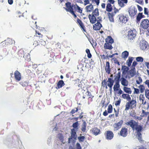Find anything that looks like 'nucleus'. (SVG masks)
<instances>
[{"mask_svg": "<svg viewBox=\"0 0 149 149\" xmlns=\"http://www.w3.org/2000/svg\"><path fill=\"white\" fill-rule=\"evenodd\" d=\"M117 18V21L119 25H122L123 24H125L128 20L127 16H125L123 14L118 15Z\"/></svg>", "mask_w": 149, "mask_h": 149, "instance_id": "obj_1", "label": "nucleus"}, {"mask_svg": "<svg viewBox=\"0 0 149 149\" xmlns=\"http://www.w3.org/2000/svg\"><path fill=\"white\" fill-rule=\"evenodd\" d=\"M140 27L144 29H149V21L148 19L142 20L141 24Z\"/></svg>", "mask_w": 149, "mask_h": 149, "instance_id": "obj_2", "label": "nucleus"}, {"mask_svg": "<svg viewBox=\"0 0 149 149\" xmlns=\"http://www.w3.org/2000/svg\"><path fill=\"white\" fill-rule=\"evenodd\" d=\"M136 32L135 29L130 30L128 32V38L132 40L135 38L136 36Z\"/></svg>", "mask_w": 149, "mask_h": 149, "instance_id": "obj_3", "label": "nucleus"}, {"mask_svg": "<svg viewBox=\"0 0 149 149\" xmlns=\"http://www.w3.org/2000/svg\"><path fill=\"white\" fill-rule=\"evenodd\" d=\"M126 124L127 125L130 126L132 128V130H134L135 127L138 124V123L135 122L133 120H132L126 122Z\"/></svg>", "mask_w": 149, "mask_h": 149, "instance_id": "obj_4", "label": "nucleus"}, {"mask_svg": "<svg viewBox=\"0 0 149 149\" xmlns=\"http://www.w3.org/2000/svg\"><path fill=\"white\" fill-rule=\"evenodd\" d=\"M123 120H120L118 122L114 123L113 125V130L114 131H116L120 129L123 124Z\"/></svg>", "mask_w": 149, "mask_h": 149, "instance_id": "obj_5", "label": "nucleus"}, {"mask_svg": "<svg viewBox=\"0 0 149 149\" xmlns=\"http://www.w3.org/2000/svg\"><path fill=\"white\" fill-rule=\"evenodd\" d=\"M148 43L144 40L140 41L139 43V47L142 50H145L147 48Z\"/></svg>", "mask_w": 149, "mask_h": 149, "instance_id": "obj_6", "label": "nucleus"}, {"mask_svg": "<svg viewBox=\"0 0 149 149\" xmlns=\"http://www.w3.org/2000/svg\"><path fill=\"white\" fill-rule=\"evenodd\" d=\"M130 16L132 17H134L137 13V10L135 7H132L130 8L128 10Z\"/></svg>", "mask_w": 149, "mask_h": 149, "instance_id": "obj_7", "label": "nucleus"}, {"mask_svg": "<svg viewBox=\"0 0 149 149\" xmlns=\"http://www.w3.org/2000/svg\"><path fill=\"white\" fill-rule=\"evenodd\" d=\"M77 131L75 130L74 129H72L71 130V136L70 138H68V143H70V140L72 139H76L77 137V135L76 134V131Z\"/></svg>", "mask_w": 149, "mask_h": 149, "instance_id": "obj_8", "label": "nucleus"}, {"mask_svg": "<svg viewBox=\"0 0 149 149\" xmlns=\"http://www.w3.org/2000/svg\"><path fill=\"white\" fill-rule=\"evenodd\" d=\"M121 85L124 86H128L129 84V81L126 79L124 77H121L119 80Z\"/></svg>", "mask_w": 149, "mask_h": 149, "instance_id": "obj_9", "label": "nucleus"}, {"mask_svg": "<svg viewBox=\"0 0 149 149\" xmlns=\"http://www.w3.org/2000/svg\"><path fill=\"white\" fill-rule=\"evenodd\" d=\"M136 73L135 69V68L133 67L129 71L128 74L130 75L128 76V77L130 78L131 77H133L135 74Z\"/></svg>", "mask_w": 149, "mask_h": 149, "instance_id": "obj_10", "label": "nucleus"}, {"mask_svg": "<svg viewBox=\"0 0 149 149\" xmlns=\"http://www.w3.org/2000/svg\"><path fill=\"white\" fill-rule=\"evenodd\" d=\"M127 134V129L125 128H122L120 132V134L123 137H125Z\"/></svg>", "mask_w": 149, "mask_h": 149, "instance_id": "obj_11", "label": "nucleus"}, {"mask_svg": "<svg viewBox=\"0 0 149 149\" xmlns=\"http://www.w3.org/2000/svg\"><path fill=\"white\" fill-rule=\"evenodd\" d=\"M120 88V85L119 83V81H117L116 82L115 84L114 85L113 87V91L114 94L115 93V92H116Z\"/></svg>", "mask_w": 149, "mask_h": 149, "instance_id": "obj_12", "label": "nucleus"}, {"mask_svg": "<svg viewBox=\"0 0 149 149\" xmlns=\"http://www.w3.org/2000/svg\"><path fill=\"white\" fill-rule=\"evenodd\" d=\"M102 25L99 22L97 21V22L94 24L93 26V29L94 30H99L102 27Z\"/></svg>", "mask_w": 149, "mask_h": 149, "instance_id": "obj_13", "label": "nucleus"}, {"mask_svg": "<svg viewBox=\"0 0 149 149\" xmlns=\"http://www.w3.org/2000/svg\"><path fill=\"white\" fill-rule=\"evenodd\" d=\"M128 102L129 103L131 106V109H132L136 107V102L134 98H132L130 102Z\"/></svg>", "mask_w": 149, "mask_h": 149, "instance_id": "obj_14", "label": "nucleus"}, {"mask_svg": "<svg viewBox=\"0 0 149 149\" xmlns=\"http://www.w3.org/2000/svg\"><path fill=\"white\" fill-rule=\"evenodd\" d=\"M113 137V134L111 131H108L106 133V138L107 139L111 140Z\"/></svg>", "mask_w": 149, "mask_h": 149, "instance_id": "obj_15", "label": "nucleus"}, {"mask_svg": "<svg viewBox=\"0 0 149 149\" xmlns=\"http://www.w3.org/2000/svg\"><path fill=\"white\" fill-rule=\"evenodd\" d=\"M86 11L87 12L90 13L92 12L93 10V7L91 4L86 6L85 7Z\"/></svg>", "mask_w": 149, "mask_h": 149, "instance_id": "obj_16", "label": "nucleus"}, {"mask_svg": "<svg viewBox=\"0 0 149 149\" xmlns=\"http://www.w3.org/2000/svg\"><path fill=\"white\" fill-rule=\"evenodd\" d=\"M88 18L89 19L90 22L92 24L94 23L96 21V18L95 16L93 15H89Z\"/></svg>", "mask_w": 149, "mask_h": 149, "instance_id": "obj_17", "label": "nucleus"}, {"mask_svg": "<svg viewBox=\"0 0 149 149\" xmlns=\"http://www.w3.org/2000/svg\"><path fill=\"white\" fill-rule=\"evenodd\" d=\"M105 70L106 72L108 74L110 73V63L109 62L107 61L106 63L105 67Z\"/></svg>", "mask_w": 149, "mask_h": 149, "instance_id": "obj_18", "label": "nucleus"}, {"mask_svg": "<svg viewBox=\"0 0 149 149\" xmlns=\"http://www.w3.org/2000/svg\"><path fill=\"white\" fill-rule=\"evenodd\" d=\"M15 77L16 80L18 81H20L21 79V74L17 70L15 72Z\"/></svg>", "mask_w": 149, "mask_h": 149, "instance_id": "obj_19", "label": "nucleus"}, {"mask_svg": "<svg viewBox=\"0 0 149 149\" xmlns=\"http://www.w3.org/2000/svg\"><path fill=\"white\" fill-rule=\"evenodd\" d=\"M129 55V52L127 51H125L122 52L121 54V57L122 58L126 60Z\"/></svg>", "mask_w": 149, "mask_h": 149, "instance_id": "obj_20", "label": "nucleus"}, {"mask_svg": "<svg viewBox=\"0 0 149 149\" xmlns=\"http://www.w3.org/2000/svg\"><path fill=\"white\" fill-rule=\"evenodd\" d=\"M127 86L123 87V91L127 93L131 94L132 93V91L130 88L127 87Z\"/></svg>", "mask_w": 149, "mask_h": 149, "instance_id": "obj_21", "label": "nucleus"}, {"mask_svg": "<svg viewBox=\"0 0 149 149\" xmlns=\"http://www.w3.org/2000/svg\"><path fill=\"white\" fill-rule=\"evenodd\" d=\"M107 85L110 88H112V86L113 84L114 81L111 78H109L107 81Z\"/></svg>", "mask_w": 149, "mask_h": 149, "instance_id": "obj_22", "label": "nucleus"}, {"mask_svg": "<svg viewBox=\"0 0 149 149\" xmlns=\"http://www.w3.org/2000/svg\"><path fill=\"white\" fill-rule=\"evenodd\" d=\"M104 47L105 49H112L113 47L111 46V44L105 43L104 45Z\"/></svg>", "mask_w": 149, "mask_h": 149, "instance_id": "obj_23", "label": "nucleus"}, {"mask_svg": "<svg viewBox=\"0 0 149 149\" xmlns=\"http://www.w3.org/2000/svg\"><path fill=\"white\" fill-rule=\"evenodd\" d=\"M122 97L124 99H126L128 101H130L131 100V97L128 94H122Z\"/></svg>", "mask_w": 149, "mask_h": 149, "instance_id": "obj_24", "label": "nucleus"}, {"mask_svg": "<svg viewBox=\"0 0 149 149\" xmlns=\"http://www.w3.org/2000/svg\"><path fill=\"white\" fill-rule=\"evenodd\" d=\"M106 43L112 44L113 42V40L111 36H108L106 39Z\"/></svg>", "mask_w": 149, "mask_h": 149, "instance_id": "obj_25", "label": "nucleus"}, {"mask_svg": "<svg viewBox=\"0 0 149 149\" xmlns=\"http://www.w3.org/2000/svg\"><path fill=\"white\" fill-rule=\"evenodd\" d=\"M77 23L79 24L80 27L84 31V26L82 21L80 19L78 18L77 20Z\"/></svg>", "mask_w": 149, "mask_h": 149, "instance_id": "obj_26", "label": "nucleus"}, {"mask_svg": "<svg viewBox=\"0 0 149 149\" xmlns=\"http://www.w3.org/2000/svg\"><path fill=\"white\" fill-rule=\"evenodd\" d=\"M135 129L137 133L138 132H141L142 130V127L140 125H138L137 124V126L135 127Z\"/></svg>", "mask_w": 149, "mask_h": 149, "instance_id": "obj_27", "label": "nucleus"}, {"mask_svg": "<svg viewBox=\"0 0 149 149\" xmlns=\"http://www.w3.org/2000/svg\"><path fill=\"white\" fill-rule=\"evenodd\" d=\"M133 60L132 57H129L127 61V64L129 67H130Z\"/></svg>", "mask_w": 149, "mask_h": 149, "instance_id": "obj_28", "label": "nucleus"}, {"mask_svg": "<svg viewBox=\"0 0 149 149\" xmlns=\"http://www.w3.org/2000/svg\"><path fill=\"white\" fill-rule=\"evenodd\" d=\"M64 85V83L63 80H60L57 84L58 88H61Z\"/></svg>", "mask_w": 149, "mask_h": 149, "instance_id": "obj_29", "label": "nucleus"}, {"mask_svg": "<svg viewBox=\"0 0 149 149\" xmlns=\"http://www.w3.org/2000/svg\"><path fill=\"white\" fill-rule=\"evenodd\" d=\"M139 100H140L142 101V104H145L146 103V102L145 101L144 102L145 97L143 95L140 94L139 97Z\"/></svg>", "mask_w": 149, "mask_h": 149, "instance_id": "obj_30", "label": "nucleus"}, {"mask_svg": "<svg viewBox=\"0 0 149 149\" xmlns=\"http://www.w3.org/2000/svg\"><path fill=\"white\" fill-rule=\"evenodd\" d=\"M111 5L109 3H108L106 6V10L108 12H111L112 10Z\"/></svg>", "mask_w": 149, "mask_h": 149, "instance_id": "obj_31", "label": "nucleus"}, {"mask_svg": "<svg viewBox=\"0 0 149 149\" xmlns=\"http://www.w3.org/2000/svg\"><path fill=\"white\" fill-rule=\"evenodd\" d=\"M86 123L85 122H84L81 125V130L83 132H85L86 130Z\"/></svg>", "mask_w": 149, "mask_h": 149, "instance_id": "obj_32", "label": "nucleus"}, {"mask_svg": "<svg viewBox=\"0 0 149 149\" xmlns=\"http://www.w3.org/2000/svg\"><path fill=\"white\" fill-rule=\"evenodd\" d=\"M78 122H77L74 123L73 124L72 126L73 127H74L73 129H74L76 131H77L78 129Z\"/></svg>", "mask_w": 149, "mask_h": 149, "instance_id": "obj_33", "label": "nucleus"}, {"mask_svg": "<svg viewBox=\"0 0 149 149\" xmlns=\"http://www.w3.org/2000/svg\"><path fill=\"white\" fill-rule=\"evenodd\" d=\"M99 130L97 128H95L92 130V132L95 135H97L99 134Z\"/></svg>", "mask_w": 149, "mask_h": 149, "instance_id": "obj_34", "label": "nucleus"}, {"mask_svg": "<svg viewBox=\"0 0 149 149\" xmlns=\"http://www.w3.org/2000/svg\"><path fill=\"white\" fill-rule=\"evenodd\" d=\"M138 88L139 89V91L141 93H143L145 89V87L143 85H140L138 87Z\"/></svg>", "mask_w": 149, "mask_h": 149, "instance_id": "obj_35", "label": "nucleus"}, {"mask_svg": "<svg viewBox=\"0 0 149 149\" xmlns=\"http://www.w3.org/2000/svg\"><path fill=\"white\" fill-rule=\"evenodd\" d=\"M113 107L111 104H109L108 107L107 109V111L108 113H111L112 111Z\"/></svg>", "mask_w": 149, "mask_h": 149, "instance_id": "obj_36", "label": "nucleus"}, {"mask_svg": "<svg viewBox=\"0 0 149 149\" xmlns=\"http://www.w3.org/2000/svg\"><path fill=\"white\" fill-rule=\"evenodd\" d=\"M95 16H98L99 15L98 10L97 8H96L95 9L94 11L93 12V15Z\"/></svg>", "mask_w": 149, "mask_h": 149, "instance_id": "obj_37", "label": "nucleus"}, {"mask_svg": "<svg viewBox=\"0 0 149 149\" xmlns=\"http://www.w3.org/2000/svg\"><path fill=\"white\" fill-rule=\"evenodd\" d=\"M145 93L146 97L149 100V90L146 89L145 90Z\"/></svg>", "mask_w": 149, "mask_h": 149, "instance_id": "obj_38", "label": "nucleus"}, {"mask_svg": "<svg viewBox=\"0 0 149 149\" xmlns=\"http://www.w3.org/2000/svg\"><path fill=\"white\" fill-rule=\"evenodd\" d=\"M137 137L139 140L140 141H142V135L141 132H138L137 133Z\"/></svg>", "mask_w": 149, "mask_h": 149, "instance_id": "obj_39", "label": "nucleus"}, {"mask_svg": "<svg viewBox=\"0 0 149 149\" xmlns=\"http://www.w3.org/2000/svg\"><path fill=\"white\" fill-rule=\"evenodd\" d=\"M136 84H140L142 82V78L140 77H138L137 79L136 80Z\"/></svg>", "mask_w": 149, "mask_h": 149, "instance_id": "obj_40", "label": "nucleus"}, {"mask_svg": "<svg viewBox=\"0 0 149 149\" xmlns=\"http://www.w3.org/2000/svg\"><path fill=\"white\" fill-rule=\"evenodd\" d=\"M130 109H131V106L128 102H127L125 105V111H127Z\"/></svg>", "mask_w": 149, "mask_h": 149, "instance_id": "obj_41", "label": "nucleus"}, {"mask_svg": "<svg viewBox=\"0 0 149 149\" xmlns=\"http://www.w3.org/2000/svg\"><path fill=\"white\" fill-rule=\"evenodd\" d=\"M142 13H139L138 15L137 16L136 19L137 20L139 21L142 18Z\"/></svg>", "mask_w": 149, "mask_h": 149, "instance_id": "obj_42", "label": "nucleus"}, {"mask_svg": "<svg viewBox=\"0 0 149 149\" xmlns=\"http://www.w3.org/2000/svg\"><path fill=\"white\" fill-rule=\"evenodd\" d=\"M58 137L59 138V139L60 140L61 142L63 143H64L65 142H63V135L61 134H59L58 135Z\"/></svg>", "mask_w": 149, "mask_h": 149, "instance_id": "obj_43", "label": "nucleus"}, {"mask_svg": "<svg viewBox=\"0 0 149 149\" xmlns=\"http://www.w3.org/2000/svg\"><path fill=\"white\" fill-rule=\"evenodd\" d=\"M86 51L88 57L89 58H91V57L92 55L90 53V51L88 49H87L86 50Z\"/></svg>", "mask_w": 149, "mask_h": 149, "instance_id": "obj_44", "label": "nucleus"}, {"mask_svg": "<svg viewBox=\"0 0 149 149\" xmlns=\"http://www.w3.org/2000/svg\"><path fill=\"white\" fill-rule=\"evenodd\" d=\"M66 10L67 11L70 12L71 14L74 12L73 11L72 7L71 6L68 7V8H67L66 9Z\"/></svg>", "mask_w": 149, "mask_h": 149, "instance_id": "obj_45", "label": "nucleus"}, {"mask_svg": "<svg viewBox=\"0 0 149 149\" xmlns=\"http://www.w3.org/2000/svg\"><path fill=\"white\" fill-rule=\"evenodd\" d=\"M137 61L142 62L143 61V58L141 57H138L136 58Z\"/></svg>", "mask_w": 149, "mask_h": 149, "instance_id": "obj_46", "label": "nucleus"}, {"mask_svg": "<svg viewBox=\"0 0 149 149\" xmlns=\"http://www.w3.org/2000/svg\"><path fill=\"white\" fill-rule=\"evenodd\" d=\"M123 93V91L121 89H120L118 90L116 92H115V93L114 94H117L118 95H120L121 94H122Z\"/></svg>", "mask_w": 149, "mask_h": 149, "instance_id": "obj_47", "label": "nucleus"}, {"mask_svg": "<svg viewBox=\"0 0 149 149\" xmlns=\"http://www.w3.org/2000/svg\"><path fill=\"white\" fill-rule=\"evenodd\" d=\"M114 77H116V78H115V79H117L118 81L120 79V72H118L117 74V76H114Z\"/></svg>", "mask_w": 149, "mask_h": 149, "instance_id": "obj_48", "label": "nucleus"}, {"mask_svg": "<svg viewBox=\"0 0 149 149\" xmlns=\"http://www.w3.org/2000/svg\"><path fill=\"white\" fill-rule=\"evenodd\" d=\"M130 115L131 116L133 117L134 118L136 116V113L135 111H131L130 113Z\"/></svg>", "mask_w": 149, "mask_h": 149, "instance_id": "obj_49", "label": "nucleus"}, {"mask_svg": "<svg viewBox=\"0 0 149 149\" xmlns=\"http://www.w3.org/2000/svg\"><path fill=\"white\" fill-rule=\"evenodd\" d=\"M122 69L124 71H127L129 70V68L128 67L124 66L122 67Z\"/></svg>", "mask_w": 149, "mask_h": 149, "instance_id": "obj_50", "label": "nucleus"}, {"mask_svg": "<svg viewBox=\"0 0 149 149\" xmlns=\"http://www.w3.org/2000/svg\"><path fill=\"white\" fill-rule=\"evenodd\" d=\"M118 4L121 7H123L125 5L124 3L121 1H120V0H118Z\"/></svg>", "mask_w": 149, "mask_h": 149, "instance_id": "obj_51", "label": "nucleus"}, {"mask_svg": "<svg viewBox=\"0 0 149 149\" xmlns=\"http://www.w3.org/2000/svg\"><path fill=\"white\" fill-rule=\"evenodd\" d=\"M77 8V9L78 10V12L80 13H82V9H81L79 6L77 5H76Z\"/></svg>", "mask_w": 149, "mask_h": 149, "instance_id": "obj_52", "label": "nucleus"}, {"mask_svg": "<svg viewBox=\"0 0 149 149\" xmlns=\"http://www.w3.org/2000/svg\"><path fill=\"white\" fill-rule=\"evenodd\" d=\"M85 137L84 136L79 137L78 139L80 141H83Z\"/></svg>", "mask_w": 149, "mask_h": 149, "instance_id": "obj_53", "label": "nucleus"}, {"mask_svg": "<svg viewBox=\"0 0 149 149\" xmlns=\"http://www.w3.org/2000/svg\"><path fill=\"white\" fill-rule=\"evenodd\" d=\"M134 93L136 94H139V89L134 88Z\"/></svg>", "mask_w": 149, "mask_h": 149, "instance_id": "obj_54", "label": "nucleus"}, {"mask_svg": "<svg viewBox=\"0 0 149 149\" xmlns=\"http://www.w3.org/2000/svg\"><path fill=\"white\" fill-rule=\"evenodd\" d=\"M120 102L121 100L120 99L116 102L115 105L116 106L119 105L120 104Z\"/></svg>", "mask_w": 149, "mask_h": 149, "instance_id": "obj_55", "label": "nucleus"}, {"mask_svg": "<svg viewBox=\"0 0 149 149\" xmlns=\"http://www.w3.org/2000/svg\"><path fill=\"white\" fill-rule=\"evenodd\" d=\"M76 149H81L80 145L79 143H77L76 145Z\"/></svg>", "mask_w": 149, "mask_h": 149, "instance_id": "obj_56", "label": "nucleus"}, {"mask_svg": "<svg viewBox=\"0 0 149 149\" xmlns=\"http://www.w3.org/2000/svg\"><path fill=\"white\" fill-rule=\"evenodd\" d=\"M78 110V109L77 108H75L74 109L72 110L71 111V113L72 114L76 112H77Z\"/></svg>", "mask_w": 149, "mask_h": 149, "instance_id": "obj_57", "label": "nucleus"}, {"mask_svg": "<svg viewBox=\"0 0 149 149\" xmlns=\"http://www.w3.org/2000/svg\"><path fill=\"white\" fill-rule=\"evenodd\" d=\"M145 84L149 88V80H147L144 82Z\"/></svg>", "mask_w": 149, "mask_h": 149, "instance_id": "obj_58", "label": "nucleus"}, {"mask_svg": "<svg viewBox=\"0 0 149 149\" xmlns=\"http://www.w3.org/2000/svg\"><path fill=\"white\" fill-rule=\"evenodd\" d=\"M84 5H86L89 3L90 1L89 0H85L84 1Z\"/></svg>", "mask_w": 149, "mask_h": 149, "instance_id": "obj_59", "label": "nucleus"}, {"mask_svg": "<svg viewBox=\"0 0 149 149\" xmlns=\"http://www.w3.org/2000/svg\"><path fill=\"white\" fill-rule=\"evenodd\" d=\"M93 2H95L96 4L98 5L99 3V0H92Z\"/></svg>", "mask_w": 149, "mask_h": 149, "instance_id": "obj_60", "label": "nucleus"}, {"mask_svg": "<svg viewBox=\"0 0 149 149\" xmlns=\"http://www.w3.org/2000/svg\"><path fill=\"white\" fill-rule=\"evenodd\" d=\"M137 63L135 61H134L132 63V68H133V67L135 68L134 67L136 65H137Z\"/></svg>", "mask_w": 149, "mask_h": 149, "instance_id": "obj_61", "label": "nucleus"}, {"mask_svg": "<svg viewBox=\"0 0 149 149\" xmlns=\"http://www.w3.org/2000/svg\"><path fill=\"white\" fill-rule=\"evenodd\" d=\"M137 6L139 10L141 11L142 10V8L138 5H137Z\"/></svg>", "mask_w": 149, "mask_h": 149, "instance_id": "obj_62", "label": "nucleus"}, {"mask_svg": "<svg viewBox=\"0 0 149 149\" xmlns=\"http://www.w3.org/2000/svg\"><path fill=\"white\" fill-rule=\"evenodd\" d=\"M145 64L148 69H149V62H145Z\"/></svg>", "mask_w": 149, "mask_h": 149, "instance_id": "obj_63", "label": "nucleus"}, {"mask_svg": "<svg viewBox=\"0 0 149 149\" xmlns=\"http://www.w3.org/2000/svg\"><path fill=\"white\" fill-rule=\"evenodd\" d=\"M108 111L107 112L106 110H105L103 113V115L104 116H106L108 114Z\"/></svg>", "mask_w": 149, "mask_h": 149, "instance_id": "obj_64", "label": "nucleus"}]
</instances>
